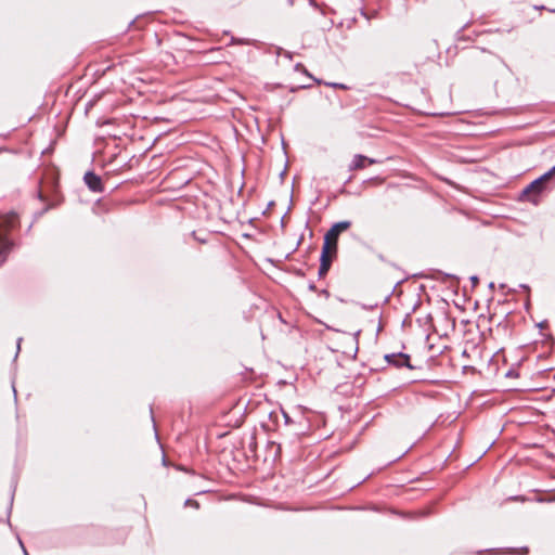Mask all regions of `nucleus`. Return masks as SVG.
Instances as JSON below:
<instances>
[{"label":"nucleus","mask_w":555,"mask_h":555,"mask_svg":"<svg viewBox=\"0 0 555 555\" xmlns=\"http://www.w3.org/2000/svg\"><path fill=\"white\" fill-rule=\"evenodd\" d=\"M321 296H324L326 299L330 298L331 294L326 288H323L319 292Z\"/></svg>","instance_id":"26"},{"label":"nucleus","mask_w":555,"mask_h":555,"mask_svg":"<svg viewBox=\"0 0 555 555\" xmlns=\"http://www.w3.org/2000/svg\"><path fill=\"white\" fill-rule=\"evenodd\" d=\"M509 553H512V554H516L515 548H509Z\"/></svg>","instance_id":"53"},{"label":"nucleus","mask_w":555,"mask_h":555,"mask_svg":"<svg viewBox=\"0 0 555 555\" xmlns=\"http://www.w3.org/2000/svg\"><path fill=\"white\" fill-rule=\"evenodd\" d=\"M281 414L283 416V420H284V425L287 427V426H292V425H295V422L294 420L289 416V414L287 412H285L283 409H281Z\"/></svg>","instance_id":"13"},{"label":"nucleus","mask_w":555,"mask_h":555,"mask_svg":"<svg viewBox=\"0 0 555 555\" xmlns=\"http://www.w3.org/2000/svg\"><path fill=\"white\" fill-rule=\"evenodd\" d=\"M519 287L525 289V291H529L530 289L529 285H527V284H519Z\"/></svg>","instance_id":"38"},{"label":"nucleus","mask_w":555,"mask_h":555,"mask_svg":"<svg viewBox=\"0 0 555 555\" xmlns=\"http://www.w3.org/2000/svg\"><path fill=\"white\" fill-rule=\"evenodd\" d=\"M14 247L15 242L12 238L0 234V267L8 260L9 254Z\"/></svg>","instance_id":"6"},{"label":"nucleus","mask_w":555,"mask_h":555,"mask_svg":"<svg viewBox=\"0 0 555 555\" xmlns=\"http://www.w3.org/2000/svg\"><path fill=\"white\" fill-rule=\"evenodd\" d=\"M308 288H309V291H311V292H317V291H318V288H317V286H315L314 282H310V283L308 284Z\"/></svg>","instance_id":"30"},{"label":"nucleus","mask_w":555,"mask_h":555,"mask_svg":"<svg viewBox=\"0 0 555 555\" xmlns=\"http://www.w3.org/2000/svg\"><path fill=\"white\" fill-rule=\"evenodd\" d=\"M378 306L377 302L373 304V305H361V308L364 309V310H373L375 309L376 307Z\"/></svg>","instance_id":"24"},{"label":"nucleus","mask_w":555,"mask_h":555,"mask_svg":"<svg viewBox=\"0 0 555 555\" xmlns=\"http://www.w3.org/2000/svg\"><path fill=\"white\" fill-rule=\"evenodd\" d=\"M92 105H93V103H92V102H89V103L87 104V109H88L89 107H91Z\"/></svg>","instance_id":"50"},{"label":"nucleus","mask_w":555,"mask_h":555,"mask_svg":"<svg viewBox=\"0 0 555 555\" xmlns=\"http://www.w3.org/2000/svg\"><path fill=\"white\" fill-rule=\"evenodd\" d=\"M336 256H334V254L332 253L331 249L322 247L321 255H320V266H319V271H318V278L320 280L324 279L326 276V274L328 273V271L331 269L333 259Z\"/></svg>","instance_id":"4"},{"label":"nucleus","mask_w":555,"mask_h":555,"mask_svg":"<svg viewBox=\"0 0 555 555\" xmlns=\"http://www.w3.org/2000/svg\"><path fill=\"white\" fill-rule=\"evenodd\" d=\"M281 224H282V227H284V217L281 220Z\"/></svg>","instance_id":"57"},{"label":"nucleus","mask_w":555,"mask_h":555,"mask_svg":"<svg viewBox=\"0 0 555 555\" xmlns=\"http://www.w3.org/2000/svg\"><path fill=\"white\" fill-rule=\"evenodd\" d=\"M437 273H438V274H441V275L443 276V278H442V282H444L446 280H449V279H452V280H455V281H457V280H459L456 275L451 274V273H444V272H442V271H438Z\"/></svg>","instance_id":"17"},{"label":"nucleus","mask_w":555,"mask_h":555,"mask_svg":"<svg viewBox=\"0 0 555 555\" xmlns=\"http://www.w3.org/2000/svg\"><path fill=\"white\" fill-rule=\"evenodd\" d=\"M554 391H555V388H554Z\"/></svg>","instance_id":"60"},{"label":"nucleus","mask_w":555,"mask_h":555,"mask_svg":"<svg viewBox=\"0 0 555 555\" xmlns=\"http://www.w3.org/2000/svg\"><path fill=\"white\" fill-rule=\"evenodd\" d=\"M16 485H17V481H16V480H13V481H12V485H11L12 493H11V498H10L9 514H10V513H11V511H12V505H13V500H14V493H15Z\"/></svg>","instance_id":"15"},{"label":"nucleus","mask_w":555,"mask_h":555,"mask_svg":"<svg viewBox=\"0 0 555 555\" xmlns=\"http://www.w3.org/2000/svg\"><path fill=\"white\" fill-rule=\"evenodd\" d=\"M134 24V20L130 21L129 26Z\"/></svg>","instance_id":"56"},{"label":"nucleus","mask_w":555,"mask_h":555,"mask_svg":"<svg viewBox=\"0 0 555 555\" xmlns=\"http://www.w3.org/2000/svg\"><path fill=\"white\" fill-rule=\"evenodd\" d=\"M537 501L541 502V503H553V502H555V492L540 496V498H538Z\"/></svg>","instance_id":"12"},{"label":"nucleus","mask_w":555,"mask_h":555,"mask_svg":"<svg viewBox=\"0 0 555 555\" xmlns=\"http://www.w3.org/2000/svg\"><path fill=\"white\" fill-rule=\"evenodd\" d=\"M462 371L463 373H475L476 372V367L475 366H472V365H464L462 367Z\"/></svg>","instance_id":"22"},{"label":"nucleus","mask_w":555,"mask_h":555,"mask_svg":"<svg viewBox=\"0 0 555 555\" xmlns=\"http://www.w3.org/2000/svg\"><path fill=\"white\" fill-rule=\"evenodd\" d=\"M232 43L243 44L245 43L244 39H235L234 37L231 38Z\"/></svg>","instance_id":"28"},{"label":"nucleus","mask_w":555,"mask_h":555,"mask_svg":"<svg viewBox=\"0 0 555 555\" xmlns=\"http://www.w3.org/2000/svg\"><path fill=\"white\" fill-rule=\"evenodd\" d=\"M397 358V353H387L384 356L385 361L389 364L395 366V361Z\"/></svg>","instance_id":"14"},{"label":"nucleus","mask_w":555,"mask_h":555,"mask_svg":"<svg viewBox=\"0 0 555 555\" xmlns=\"http://www.w3.org/2000/svg\"><path fill=\"white\" fill-rule=\"evenodd\" d=\"M274 204H275L274 201H270L268 203V206H267L266 210L263 211V214H266L269 209H271L274 206Z\"/></svg>","instance_id":"33"},{"label":"nucleus","mask_w":555,"mask_h":555,"mask_svg":"<svg viewBox=\"0 0 555 555\" xmlns=\"http://www.w3.org/2000/svg\"><path fill=\"white\" fill-rule=\"evenodd\" d=\"M544 325H546V321H542L541 323H539V326L542 328Z\"/></svg>","instance_id":"47"},{"label":"nucleus","mask_w":555,"mask_h":555,"mask_svg":"<svg viewBox=\"0 0 555 555\" xmlns=\"http://www.w3.org/2000/svg\"><path fill=\"white\" fill-rule=\"evenodd\" d=\"M405 280H406V278H403V279L399 280V281L397 282V285H398V284L403 283Z\"/></svg>","instance_id":"48"},{"label":"nucleus","mask_w":555,"mask_h":555,"mask_svg":"<svg viewBox=\"0 0 555 555\" xmlns=\"http://www.w3.org/2000/svg\"><path fill=\"white\" fill-rule=\"evenodd\" d=\"M366 159H367V156L362 155V154H356L353 156L352 162L348 166L349 171L359 170V169L365 168L366 167Z\"/></svg>","instance_id":"8"},{"label":"nucleus","mask_w":555,"mask_h":555,"mask_svg":"<svg viewBox=\"0 0 555 555\" xmlns=\"http://www.w3.org/2000/svg\"><path fill=\"white\" fill-rule=\"evenodd\" d=\"M462 357H466V358L468 357V352H467V350H466V349H464V350H463V352H462Z\"/></svg>","instance_id":"46"},{"label":"nucleus","mask_w":555,"mask_h":555,"mask_svg":"<svg viewBox=\"0 0 555 555\" xmlns=\"http://www.w3.org/2000/svg\"><path fill=\"white\" fill-rule=\"evenodd\" d=\"M192 235L194 236V238H195L196 241H198V242H201V243H206V240H205V238H202V237H197V236H196L195 231H193V232H192Z\"/></svg>","instance_id":"31"},{"label":"nucleus","mask_w":555,"mask_h":555,"mask_svg":"<svg viewBox=\"0 0 555 555\" xmlns=\"http://www.w3.org/2000/svg\"><path fill=\"white\" fill-rule=\"evenodd\" d=\"M376 163H377V160L375 158L367 157V159H366V165H373Z\"/></svg>","instance_id":"35"},{"label":"nucleus","mask_w":555,"mask_h":555,"mask_svg":"<svg viewBox=\"0 0 555 555\" xmlns=\"http://www.w3.org/2000/svg\"><path fill=\"white\" fill-rule=\"evenodd\" d=\"M22 340H23V338H22V337H18V338H17V341H16L17 349H16V353H15V356H14V359H16V358H17V356H18V352H20V350H21V343H22Z\"/></svg>","instance_id":"25"},{"label":"nucleus","mask_w":555,"mask_h":555,"mask_svg":"<svg viewBox=\"0 0 555 555\" xmlns=\"http://www.w3.org/2000/svg\"><path fill=\"white\" fill-rule=\"evenodd\" d=\"M269 420L272 422V423H275L276 425L279 424V413L273 411L269 414Z\"/></svg>","instance_id":"19"},{"label":"nucleus","mask_w":555,"mask_h":555,"mask_svg":"<svg viewBox=\"0 0 555 555\" xmlns=\"http://www.w3.org/2000/svg\"><path fill=\"white\" fill-rule=\"evenodd\" d=\"M150 410H151V418H152V422H153V426L155 427V418L153 416V410H152V408Z\"/></svg>","instance_id":"42"},{"label":"nucleus","mask_w":555,"mask_h":555,"mask_svg":"<svg viewBox=\"0 0 555 555\" xmlns=\"http://www.w3.org/2000/svg\"><path fill=\"white\" fill-rule=\"evenodd\" d=\"M535 10H545L546 8L544 5H534Z\"/></svg>","instance_id":"40"},{"label":"nucleus","mask_w":555,"mask_h":555,"mask_svg":"<svg viewBox=\"0 0 555 555\" xmlns=\"http://www.w3.org/2000/svg\"><path fill=\"white\" fill-rule=\"evenodd\" d=\"M205 492H206L205 490H202V491L196 492V494H202V493H205Z\"/></svg>","instance_id":"55"},{"label":"nucleus","mask_w":555,"mask_h":555,"mask_svg":"<svg viewBox=\"0 0 555 555\" xmlns=\"http://www.w3.org/2000/svg\"><path fill=\"white\" fill-rule=\"evenodd\" d=\"M554 177L547 170L529 184H527L520 192L518 199L520 202H528L532 205H539L541 202V196L544 192L552 190V179Z\"/></svg>","instance_id":"1"},{"label":"nucleus","mask_w":555,"mask_h":555,"mask_svg":"<svg viewBox=\"0 0 555 555\" xmlns=\"http://www.w3.org/2000/svg\"><path fill=\"white\" fill-rule=\"evenodd\" d=\"M300 431L298 429H295V431L291 435L288 442L289 443H296L299 440Z\"/></svg>","instance_id":"16"},{"label":"nucleus","mask_w":555,"mask_h":555,"mask_svg":"<svg viewBox=\"0 0 555 555\" xmlns=\"http://www.w3.org/2000/svg\"><path fill=\"white\" fill-rule=\"evenodd\" d=\"M369 477H370V475L365 476V478H364L362 481H360L358 485H360V483H362L364 480L369 479Z\"/></svg>","instance_id":"52"},{"label":"nucleus","mask_w":555,"mask_h":555,"mask_svg":"<svg viewBox=\"0 0 555 555\" xmlns=\"http://www.w3.org/2000/svg\"><path fill=\"white\" fill-rule=\"evenodd\" d=\"M322 83H324L327 87L334 88V89H341V90L349 89V87L347 85L341 83V82H326V81L322 80Z\"/></svg>","instance_id":"11"},{"label":"nucleus","mask_w":555,"mask_h":555,"mask_svg":"<svg viewBox=\"0 0 555 555\" xmlns=\"http://www.w3.org/2000/svg\"><path fill=\"white\" fill-rule=\"evenodd\" d=\"M37 198L40 201H46V196L43 195V193L41 191L37 192Z\"/></svg>","instance_id":"32"},{"label":"nucleus","mask_w":555,"mask_h":555,"mask_svg":"<svg viewBox=\"0 0 555 555\" xmlns=\"http://www.w3.org/2000/svg\"><path fill=\"white\" fill-rule=\"evenodd\" d=\"M494 287H495L494 282H490V283H489V288H490V289H494Z\"/></svg>","instance_id":"44"},{"label":"nucleus","mask_w":555,"mask_h":555,"mask_svg":"<svg viewBox=\"0 0 555 555\" xmlns=\"http://www.w3.org/2000/svg\"><path fill=\"white\" fill-rule=\"evenodd\" d=\"M481 553H490V554H492V553H496V548H488V550H483V551H480V552H479V554H481Z\"/></svg>","instance_id":"34"},{"label":"nucleus","mask_w":555,"mask_h":555,"mask_svg":"<svg viewBox=\"0 0 555 555\" xmlns=\"http://www.w3.org/2000/svg\"><path fill=\"white\" fill-rule=\"evenodd\" d=\"M377 257H378V259H379L380 261L386 262V258L384 257V255H383V254H378V256H377Z\"/></svg>","instance_id":"39"},{"label":"nucleus","mask_w":555,"mask_h":555,"mask_svg":"<svg viewBox=\"0 0 555 555\" xmlns=\"http://www.w3.org/2000/svg\"><path fill=\"white\" fill-rule=\"evenodd\" d=\"M311 85H299V86H294L289 89L291 92H296L297 90H300V89H308L310 88Z\"/></svg>","instance_id":"21"},{"label":"nucleus","mask_w":555,"mask_h":555,"mask_svg":"<svg viewBox=\"0 0 555 555\" xmlns=\"http://www.w3.org/2000/svg\"><path fill=\"white\" fill-rule=\"evenodd\" d=\"M548 171L552 173V176H555V165L548 169Z\"/></svg>","instance_id":"41"},{"label":"nucleus","mask_w":555,"mask_h":555,"mask_svg":"<svg viewBox=\"0 0 555 555\" xmlns=\"http://www.w3.org/2000/svg\"><path fill=\"white\" fill-rule=\"evenodd\" d=\"M12 389H13V393H14V400L16 401V399H17V393H16V389H15L14 382L12 383Z\"/></svg>","instance_id":"36"},{"label":"nucleus","mask_w":555,"mask_h":555,"mask_svg":"<svg viewBox=\"0 0 555 555\" xmlns=\"http://www.w3.org/2000/svg\"><path fill=\"white\" fill-rule=\"evenodd\" d=\"M184 505L185 506H191V507H194V508H199V503L196 500H193V499H186L185 502H184Z\"/></svg>","instance_id":"18"},{"label":"nucleus","mask_w":555,"mask_h":555,"mask_svg":"<svg viewBox=\"0 0 555 555\" xmlns=\"http://www.w3.org/2000/svg\"><path fill=\"white\" fill-rule=\"evenodd\" d=\"M416 308H417V304H415V305H414V307H413V311H415V310H416Z\"/></svg>","instance_id":"59"},{"label":"nucleus","mask_w":555,"mask_h":555,"mask_svg":"<svg viewBox=\"0 0 555 555\" xmlns=\"http://www.w3.org/2000/svg\"><path fill=\"white\" fill-rule=\"evenodd\" d=\"M350 227L351 221L349 220H341L333 223L323 236L322 247L331 249L334 256H337L339 235Z\"/></svg>","instance_id":"2"},{"label":"nucleus","mask_w":555,"mask_h":555,"mask_svg":"<svg viewBox=\"0 0 555 555\" xmlns=\"http://www.w3.org/2000/svg\"><path fill=\"white\" fill-rule=\"evenodd\" d=\"M548 11L555 13V9H548Z\"/></svg>","instance_id":"58"},{"label":"nucleus","mask_w":555,"mask_h":555,"mask_svg":"<svg viewBox=\"0 0 555 555\" xmlns=\"http://www.w3.org/2000/svg\"><path fill=\"white\" fill-rule=\"evenodd\" d=\"M310 4L317 7V3L313 0H310Z\"/></svg>","instance_id":"54"},{"label":"nucleus","mask_w":555,"mask_h":555,"mask_svg":"<svg viewBox=\"0 0 555 555\" xmlns=\"http://www.w3.org/2000/svg\"><path fill=\"white\" fill-rule=\"evenodd\" d=\"M18 224V216L15 211L0 214V234L2 236H8L7 232H9L12 229H15Z\"/></svg>","instance_id":"3"},{"label":"nucleus","mask_w":555,"mask_h":555,"mask_svg":"<svg viewBox=\"0 0 555 555\" xmlns=\"http://www.w3.org/2000/svg\"><path fill=\"white\" fill-rule=\"evenodd\" d=\"M55 206L54 203H50L48 205H46L42 209L36 211L33 216V220L34 221H37L38 219H40L44 214H47L51 208H53Z\"/></svg>","instance_id":"10"},{"label":"nucleus","mask_w":555,"mask_h":555,"mask_svg":"<svg viewBox=\"0 0 555 555\" xmlns=\"http://www.w3.org/2000/svg\"><path fill=\"white\" fill-rule=\"evenodd\" d=\"M83 182L91 192L102 193L104 192V185L102 178L96 175L93 170H88L83 176Z\"/></svg>","instance_id":"5"},{"label":"nucleus","mask_w":555,"mask_h":555,"mask_svg":"<svg viewBox=\"0 0 555 555\" xmlns=\"http://www.w3.org/2000/svg\"><path fill=\"white\" fill-rule=\"evenodd\" d=\"M20 543H21V545H22V547H23L24 555H28V553H27L26 548L24 547V545H23V543H22V541H21V540H20Z\"/></svg>","instance_id":"45"},{"label":"nucleus","mask_w":555,"mask_h":555,"mask_svg":"<svg viewBox=\"0 0 555 555\" xmlns=\"http://www.w3.org/2000/svg\"><path fill=\"white\" fill-rule=\"evenodd\" d=\"M350 181H351V177H349L348 179H346L345 184L349 183Z\"/></svg>","instance_id":"51"},{"label":"nucleus","mask_w":555,"mask_h":555,"mask_svg":"<svg viewBox=\"0 0 555 555\" xmlns=\"http://www.w3.org/2000/svg\"><path fill=\"white\" fill-rule=\"evenodd\" d=\"M34 222H35V221L33 220V222H31V223L29 224V227L27 228L26 233H29V232H30V230H31V228H33Z\"/></svg>","instance_id":"43"},{"label":"nucleus","mask_w":555,"mask_h":555,"mask_svg":"<svg viewBox=\"0 0 555 555\" xmlns=\"http://www.w3.org/2000/svg\"><path fill=\"white\" fill-rule=\"evenodd\" d=\"M506 377H518L519 376V373L517 370L515 369H509L506 374H505Z\"/></svg>","instance_id":"20"},{"label":"nucleus","mask_w":555,"mask_h":555,"mask_svg":"<svg viewBox=\"0 0 555 555\" xmlns=\"http://www.w3.org/2000/svg\"><path fill=\"white\" fill-rule=\"evenodd\" d=\"M163 464L166 466L167 465V460L165 456H163Z\"/></svg>","instance_id":"49"},{"label":"nucleus","mask_w":555,"mask_h":555,"mask_svg":"<svg viewBox=\"0 0 555 555\" xmlns=\"http://www.w3.org/2000/svg\"><path fill=\"white\" fill-rule=\"evenodd\" d=\"M395 367L402 369L406 367L409 370H415L416 366L411 363V357L404 352H397V358L395 361Z\"/></svg>","instance_id":"7"},{"label":"nucleus","mask_w":555,"mask_h":555,"mask_svg":"<svg viewBox=\"0 0 555 555\" xmlns=\"http://www.w3.org/2000/svg\"><path fill=\"white\" fill-rule=\"evenodd\" d=\"M469 280H470V282H472V286H473V287H476V286L478 285V283H479V278H478L477 275H472V276L469 278Z\"/></svg>","instance_id":"23"},{"label":"nucleus","mask_w":555,"mask_h":555,"mask_svg":"<svg viewBox=\"0 0 555 555\" xmlns=\"http://www.w3.org/2000/svg\"><path fill=\"white\" fill-rule=\"evenodd\" d=\"M284 442H280V443H276V452H275V457L280 456L281 455V450H282V446H283Z\"/></svg>","instance_id":"27"},{"label":"nucleus","mask_w":555,"mask_h":555,"mask_svg":"<svg viewBox=\"0 0 555 555\" xmlns=\"http://www.w3.org/2000/svg\"><path fill=\"white\" fill-rule=\"evenodd\" d=\"M529 552L528 547L527 546H522L520 548V554H527Z\"/></svg>","instance_id":"37"},{"label":"nucleus","mask_w":555,"mask_h":555,"mask_svg":"<svg viewBox=\"0 0 555 555\" xmlns=\"http://www.w3.org/2000/svg\"><path fill=\"white\" fill-rule=\"evenodd\" d=\"M177 469L182 470V472H185V473H190V474H193V475H194V472H193V470H191V469H189V468H185V467H183V466H181V465L177 466Z\"/></svg>","instance_id":"29"},{"label":"nucleus","mask_w":555,"mask_h":555,"mask_svg":"<svg viewBox=\"0 0 555 555\" xmlns=\"http://www.w3.org/2000/svg\"><path fill=\"white\" fill-rule=\"evenodd\" d=\"M294 69H295L296 72H300V73H302V74L307 75V76H308L309 78H311L315 83H318V85H321V83H322V80H321V79H319V78H315L314 76H312V75L307 70V68L305 67V65H304V64H301V63H297V64L295 65Z\"/></svg>","instance_id":"9"}]
</instances>
